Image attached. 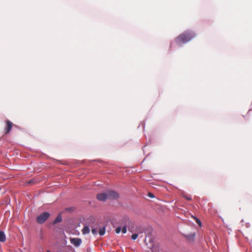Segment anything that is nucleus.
Listing matches in <instances>:
<instances>
[{
  "mask_svg": "<svg viewBox=\"0 0 252 252\" xmlns=\"http://www.w3.org/2000/svg\"><path fill=\"white\" fill-rule=\"evenodd\" d=\"M195 36L196 34L193 32L187 31L179 35L175 41L178 45L184 44L190 41Z\"/></svg>",
  "mask_w": 252,
  "mask_h": 252,
  "instance_id": "f257e3e1",
  "label": "nucleus"
},
{
  "mask_svg": "<svg viewBox=\"0 0 252 252\" xmlns=\"http://www.w3.org/2000/svg\"><path fill=\"white\" fill-rule=\"evenodd\" d=\"M50 216V214L47 212L41 213L36 217V221L39 224L44 223Z\"/></svg>",
  "mask_w": 252,
  "mask_h": 252,
  "instance_id": "f03ea898",
  "label": "nucleus"
},
{
  "mask_svg": "<svg viewBox=\"0 0 252 252\" xmlns=\"http://www.w3.org/2000/svg\"><path fill=\"white\" fill-rule=\"evenodd\" d=\"M128 222H130V220L127 216L124 217L122 219V232L123 234H125L127 232V227Z\"/></svg>",
  "mask_w": 252,
  "mask_h": 252,
  "instance_id": "7ed1b4c3",
  "label": "nucleus"
},
{
  "mask_svg": "<svg viewBox=\"0 0 252 252\" xmlns=\"http://www.w3.org/2000/svg\"><path fill=\"white\" fill-rule=\"evenodd\" d=\"M108 199H117L119 197V194L113 190H108L106 191Z\"/></svg>",
  "mask_w": 252,
  "mask_h": 252,
  "instance_id": "20e7f679",
  "label": "nucleus"
},
{
  "mask_svg": "<svg viewBox=\"0 0 252 252\" xmlns=\"http://www.w3.org/2000/svg\"><path fill=\"white\" fill-rule=\"evenodd\" d=\"M71 244L75 247H79L82 243V240L79 238H71L70 239Z\"/></svg>",
  "mask_w": 252,
  "mask_h": 252,
  "instance_id": "39448f33",
  "label": "nucleus"
},
{
  "mask_svg": "<svg viewBox=\"0 0 252 252\" xmlns=\"http://www.w3.org/2000/svg\"><path fill=\"white\" fill-rule=\"evenodd\" d=\"M96 197L98 200L101 201H105V200L108 199L106 192L104 193H98Z\"/></svg>",
  "mask_w": 252,
  "mask_h": 252,
  "instance_id": "423d86ee",
  "label": "nucleus"
},
{
  "mask_svg": "<svg viewBox=\"0 0 252 252\" xmlns=\"http://www.w3.org/2000/svg\"><path fill=\"white\" fill-rule=\"evenodd\" d=\"M127 227L128 231L131 233L134 231V225L133 223L130 220V222H128Z\"/></svg>",
  "mask_w": 252,
  "mask_h": 252,
  "instance_id": "0eeeda50",
  "label": "nucleus"
},
{
  "mask_svg": "<svg viewBox=\"0 0 252 252\" xmlns=\"http://www.w3.org/2000/svg\"><path fill=\"white\" fill-rule=\"evenodd\" d=\"M6 123H7V127L5 129L6 133H8L11 130V129L12 127L13 124L10 121H8V120L6 121Z\"/></svg>",
  "mask_w": 252,
  "mask_h": 252,
  "instance_id": "6e6552de",
  "label": "nucleus"
},
{
  "mask_svg": "<svg viewBox=\"0 0 252 252\" xmlns=\"http://www.w3.org/2000/svg\"><path fill=\"white\" fill-rule=\"evenodd\" d=\"M62 217L60 214H58L53 221V224H56L62 221Z\"/></svg>",
  "mask_w": 252,
  "mask_h": 252,
  "instance_id": "1a4fd4ad",
  "label": "nucleus"
},
{
  "mask_svg": "<svg viewBox=\"0 0 252 252\" xmlns=\"http://www.w3.org/2000/svg\"><path fill=\"white\" fill-rule=\"evenodd\" d=\"M6 241V236L4 232L2 231H0V242H4Z\"/></svg>",
  "mask_w": 252,
  "mask_h": 252,
  "instance_id": "9d476101",
  "label": "nucleus"
},
{
  "mask_svg": "<svg viewBox=\"0 0 252 252\" xmlns=\"http://www.w3.org/2000/svg\"><path fill=\"white\" fill-rule=\"evenodd\" d=\"M90 232V229L88 225H85L82 230L83 234H89Z\"/></svg>",
  "mask_w": 252,
  "mask_h": 252,
  "instance_id": "9b49d317",
  "label": "nucleus"
},
{
  "mask_svg": "<svg viewBox=\"0 0 252 252\" xmlns=\"http://www.w3.org/2000/svg\"><path fill=\"white\" fill-rule=\"evenodd\" d=\"M142 233V232H141V231L138 230L137 233H134L132 235L131 237V239L133 240H136L137 238L138 235H140L141 233Z\"/></svg>",
  "mask_w": 252,
  "mask_h": 252,
  "instance_id": "f8f14e48",
  "label": "nucleus"
},
{
  "mask_svg": "<svg viewBox=\"0 0 252 252\" xmlns=\"http://www.w3.org/2000/svg\"><path fill=\"white\" fill-rule=\"evenodd\" d=\"M105 231H106L105 226H103V227L100 228L99 229V232H98L99 235L103 236L105 233Z\"/></svg>",
  "mask_w": 252,
  "mask_h": 252,
  "instance_id": "ddd939ff",
  "label": "nucleus"
},
{
  "mask_svg": "<svg viewBox=\"0 0 252 252\" xmlns=\"http://www.w3.org/2000/svg\"><path fill=\"white\" fill-rule=\"evenodd\" d=\"M195 233H192L189 235H188L186 236L187 238L189 239V241H193L195 238Z\"/></svg>",
  "mask_w": 252,
  "mask_h": 252,
  "instance_id": "4468645a",
  "label": "nucleus"
},
{
  "mask_svg": "<svg viewBox=\"0 0 252 252\" xmlns=\"http://www.w3.org/2000/svg\"><path fill=\"white\" fill-rule=\"evenodd\" d=\"M121 231H122V225L117 227L116 228L115 231L117 234H119L120 233Z\"/></svg>",
  "mask_w": 252,
  "mask_h": 252,
  "instance_id": "2eb2a0df",
  "label": "nucleus"
},
{
  "mask_svg": "<svg viewBox=\"0 0 252 252\" xmlns=\"http://www.w3.org/2000/svg\"><path fill=\"white\" fill-rule=\"evenodd\" d=\"M92 232L94 235H96L97 233V229L96 228H92Z\"/></svg>",
  "mask_w": 252,
  "mask_h": 252,
  "instance_id": "dca6fc26",
  "label": "nucleus"
},
{
  "mask_svg": "<svg viewBox=\"0 0 252 252\" xmlns=\"http://www.w3.org/2000/svg\"><path fill=\"white\" fill-rule=\"evenodd\" d=\"M196 219V223L200 226L201 225V221L197 218H195Z\"/></svg>",
  "mask_w": 252,
  "mask_h": 252,
  "instance_id": "f3484780",
  "label": "nucleus"
},
{
  "mask_svg": "<svg viewBox=\"0 0 252 252\" xmlns=\"http://www.w3.org/2000/svg\"><path fill=\"white\" fill-rule=\"evenodd\" d=\"M148 195L149 197H150V198H153L155 197L154 195L151 192H149Z\"/></svg>",
  "mask_w": 252,
  "mask_h": 252,
  "instance_id": "a211bd4d",
  "label": "nucleus"
},
{
  "mask_svg": "<svg viewBox=\"0 0 252 252\" xmlns=\"http://www.w3.org/2000/svg\"><path fill=\"white\" fill-rule=\"evenodd\" d=\"M184 197L185 198H186L187 200H191V197L189 196H187V195H184Z\"/></svg>",
  "mask_w": 252,
  "mask_h": 252,
  "instance_id": "6ab92c4d",
  "label": "nucleus"
},
{
  "mask_svg": "<svg viewBox=\"0 0 252 252\" xmlns=\"http://www.w3.org/2000/svg\"><path fill=\"white\" fill-rule=\"evenodd\" d=\"M33 180H30V181L28 182V183H29V184H31V183H33Z\"/></svg>",
  "mask_w": 252,
  "mask_h": 252,
  "instance_id": "aec40b11",
  "label": "nucleus"
},
{
  "mask_svg": "<svg viewBox=\"0 0 252 252\" xmlns=\"http://www.w3.org/2000/svg\"><path fill=\"white\" fill-rule=\"evenodd\" d=\"M47 252H51L50 251H49V250H47Z\"/></svg>",
  "mask_w": 252,
  "mask_h": 252,
  "instance_id": "412c9836",
  "label": "nucleus"
}]
</instances>
